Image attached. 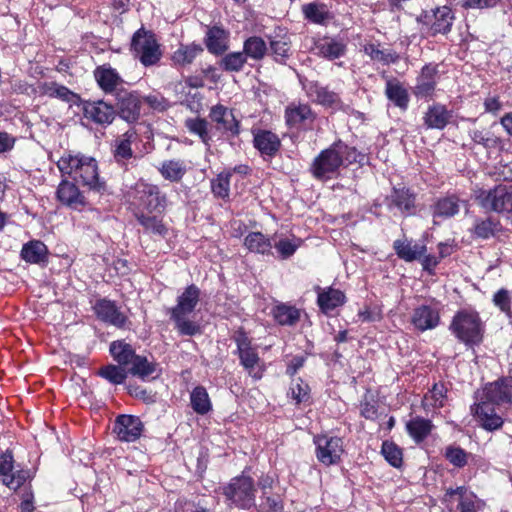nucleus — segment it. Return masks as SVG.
<instances>
[{
    "instance_id": "f257e3e1",
    "label": "nucleus",
    "mask_w": 512,
    "mask_h": 512,
    "mask_svg": "<svg viewBox=\"0 0 512 512\" xmlns=\"http://www.w3.org/2000/svg\"><path fill=\"white\" fill-rule=\"evenodd\" d=\"M57 167L63 175H68L91 191L103 194L107 190L105 181L99 177L98 163L91 156L65 153L57 161Z\"/></svg>"
},
{
    "instance_id": "f03ea898",
    "label": "nucleus",
    "mask_w": 512,
    "mask_h": 512,
    "mask_svg": "<svg viewBox=\"0 0 512 512\" xmlns=\"http://www.w3.org/2000/svg\"><path fill=\"white\" fill-rule=\"evenodd\" d=\"M355 160V149L338 141L321 151L314 159L310 170L316 179L326 181L336 177L344 164H350Z\"/></svg>"
},
{
    "instance_id": "7ed1b4c3",
    "label": "nucleus",
    "mask_w": 512,
    "mask_h": 512,
    "mask_svg": "<svg viewBox=\"0 0 512 512\" xmlns=\"http://www.w3.org/2000/svg\"><path fill=\"white\" fill-rule=\"evenodd\" d=\"M128 205L133 216L143 213L163 212L167 207V196L155 184L137 181L127 193Z\"/></svg>"
},
{
    "instance_id": "20e7f679",
    "label": "nucleus",
    "mask_w": 512,
    "mask_h": 512,
    "mask_svg": "<svg viewBox=\"0 0 512 512\" xmlns=\"http://www.w3.org/2000/svg\"><path fill=\"white\" fill-rule=\"evenodd\" d=\"M257 482L246 473V469L238 476L220 487L221 494L225 497L228 506L249 510L255 506Z\"/></svg>"
},
{
    "instance_id": "39448f33",
    "label": "nucleus",
    "mask_w": 512,
    "mask_h": 512,
    "mask_svg": "<svg viewBox=\"0 0 512 512\" xmlns=\"http://www.w3.org/2000/svg\"><path fill=\"white\" fill-rule=\"evenodd\" d=\"M130 50L134 58L138 59L145 67L156 65L162 57L155 34L143 27L133 34Z\"/></svg>"
},
{
    "instance_id": "423d86ee",
    "label": "nucleus",
    "mask_w": 512,
    "mask_h": 512,
    "mask_svg": "<svg viewBox=\"0 0 512 512\" xmlns=\"http://www.w3.org/2000/svg\"><path fill=\"white\" fill-rule=\"evenodd\" d=\"M475 199L485 210L512 213V186L500 184L489 190L479 189Z\"/></svg>"
},
{
    "instance_id": "0eeeda50",
    "label": "nucleus",
    "mask_w": 512,
    "mask_h": 512,
    "mask_svg": "<svg viewBox=\"0 0 512 512\" xmlns=\"http://www.w3.org/2000/svg\"><path fill=\"white\" fill-rule=\"evenodd\" d=\"M454 19L452 9L444 5L422 11L417 17V22L426 29L428 35L436 36L438 34H448L451 31Z\"/></svg>"
},
{
    "instance_id": "6e6552de",
    "label": "nucleus",
    "mask_w": 512,
    "mask_h": 512,
    "mask_svg": "<svg viewBox=\"0 0 512 512\" xmlns=\"http://www.w3.org/2000/svg\"><path fill=\"white\" fill-rule=\"evenodd\" d=\"M455 502L457 503L456 510L459 512H479L485 506L484 501L478 498L474 492L469 491L466 486L446 489L443 503L452 511Z\"/></svg>"
},
{
    "instance_id": "1a4fd4ad",
    "label": "nucleus",
    "mask_w": 512,
    "mask_h": 512,
    "mask_svg": "<svg viewBox=\"0 0 512 512\" xmlns=\"http://www.w3.org/2000/svg\"><path fill=\"white\" fill-rule=\"evenodd\" d=\"M313 442L316 446V458L320 463L331 466L341 461V456L344 453L342 438L329 436L328 434H317L313 437Z\"/></svg>"
},
{
    "instance_id": "9d476101",
    "label": "nucleus",
    "mask_w": 512,
    "mask_h": 512,
    "mask_svg": "<svg viewBox=\"0 0 512 512\" xmlns=\"http://www.w3.org/2000/svg\"><path fill=\"white\" fill-rule=\"evenodd\" d=\"M277 480L273 475L262 473L257 479L259 488L261 512H283L284 501L280 494L274 492Z\"/></svg>"
},
{
    "instance_id": "9b49d317",
    "label": "nucleus",
    "mask_w": 512,
    "mask_h": 512,
    "mask_svg": "<svg viewBox=\"0 0 512 512\" xmlns=\"http://www.w3.org/2000/svg\"><path fill=\"white\" fill-rule=\"evenodd\" d=\"M284 118L289 129L308 130L312 128L316 115L308 104L291 102L285 108Z\"/></svg>"
},
{
    "instance_id": "f8f14e48",
    "label": "nucleus",
    "mask_w": 512,
    "mask_h": 512,
    "mask_svg": "<svg viewBox=\"0 0 512 512\" xmlns=\"http://www.w3.org/2000/svg\"><path fill=\"white\" fill-rule=\"evenodd\" d=\"M209 118L215 124L216 130L227 137H235L240 132L239 121L235 118L233 111L224 105L212 106Z\"/></svg>"
},
{
    "instance_id": "ddd939ff",
    "label": "nucleus",
    "mask_w": 512,
    "mask_h": 512,
    "mask_svg": "<svg viewBox=\"0 0 512 512\" xmlns=\"http://www.w3.org/2000/svg\"><path fill=\"white\" fill-rule=\"evenodd\" d=\"M144 425L139 417L134 415H118L113 424V433L123 442H134L140 438Z\"/></svg>"
},
{
    "instance_id": "4468645a",
    "label": "nucleus",
    "mask_w": 512,
    "mask_h": 512,
    "mask_svg": "<svg viewBox=\"0 0 512 512\" xmlns=\"http://www.w3.org/2000/svg\"><path fill=\"white\" fill-rule=\"evenodd\" d=\"M493 405V402L482 397L479 403L471 407V411L481 427L488 431L498 430L503 425V419L496 413Z\"/></svg>"
},
{
    "instance_id": "2eb2a0df",
    "label": "nucleus",
    "mask_w": 512,
    "mask_h": 512,
    "mask_svg": "<svg viewBox=\"0 0 512 512\" xmlns=\"http://www.w3.org/2000/svg\"><path fill=\"white\" fill-rule=\"evenodd\" d=\"M386 202L390 210L396 208L403 216H410L415 213L416 194L406 187H394Z\"/></svg>"
},
{
    "instance_id": "dca6fc26",
    "label": "nucleus",
    "mask_w": 512,
    "mask_h": 512,
    "mask_svg": "<svg viewBox=\"0 0 512 512\" xmlns=\"http://www.w3.org/2000/svg\"><path fill=\"white\" fill-rule=\"evenodd\" d=\"M438 74L437 64L428 63L422 67L414 87V94L417 98L432 97L437 85Z\"/></svg>"
},
{
    "instance_id": "f3484780",
    "label": "nucleus",
    "mask_w": 512,
    "mask_h": 512,
    "mask_svg": "<svg viewBox=\"0 0 512 512\" xmlns=\"http://www.w3.org/2000/svg\"><path fill=\"white\" fill-rule=\"evenodd\" d=\"M200 295L201 290L195 284L187 286L178 296L176 306L172 308L173 320H181L191 314L199 303Z\"/></svg>"
},
{
    "instance_id": "a211bd4d",
    "label": "nucleus",
    "mask_w": 512,
    "mask_h": 512,
    "mask_svg": "<svg viewBox=\"0 0 512 512\" xmlns=\"http://www.w3.org/2000/svg\"><path fill=\"white\" fill-rule=\"evenodd\" d=\"M450 330L466 346L479 344L483 338V328L480 322H451Z\"/></svg>"
},
{
    "instance_id": "6ab92c4d",
    "label": "nucleus",
    "mask_w": 512,
    "mask_h": 512,
    "mask_svg": "<svg viewBox=\"0 0 512 512\" xmlns=\"http://www.w3.org/2000/svg\"><path fill=\"white\" fill-rule=\"evenodd\" d=\"M116 96L120 117L129 123L135 122L139 118L141 108V101L138 94L126 90H119Z\"/></svg>"
},
{
    "instance_id": "aec40b11",
    "label": "nucleus",
    "mask_w": 512,
    "mask_h": 512,
    "mask_svg": "<svg viewBox=\"0 0 512 512\" xmlns=\"http://www.w3.org/2000/svg\"><path fill=\"white\" fill-rule=\"evenodd\" d=\"M315 290L317 292V304L320 310L327 316H333L331 313L345 303L346 296L339 289L317 286Z\"/></svg>"
},
{
    "instance_id": "412c9836",
    "label": "nucleus",
    "mask_w": 512,
    "mask_h": 512,
    "mask_svg": "<svg viewBox=\"0 0 512 512\" xmlns=\"http://www.w3.org/2000/svg\"><path fill=\"white\" fill-rule=\"evenodd\" d=\"M83 113L86 119L99 125H109L115 118L114 108L104 101L86 102Z\"/></svg>"
},
{
    "instance_id": "4be33fe9",
    "label": "nucleus",
    "mask_w": 512,
    "mask_h": 512,
    "mask_svg": "<svg viewBox=\"0 0 512 512\" xmlns=\"http://www.w3.org/2000/svg\"><path fill=\"white\" fill-rule=\"evenodd\" d=\"M483 397L497 405H512V380L500 379L484 389Z\"/></svg>"
},
{
    "instance_id": "5701e85b",
    "label": "nucleus",
    "mask_w": 512,
    "mask_h": 512,
    "mask_svg": "<svg viewBox=\"0 0 512 512\" xmlns=\"http://www.w3.org/2000/svg\"><path fill=\"white\" fill-rule=\"evenodd\" d=\"M127 373L147 381L157 378L161 374V368L157 362L137 354L130 363Z\"/></svg>"
},
{
    "instance_id": "b1692460",
    "label": "nucleus",
    "mask_w": 512,
    "mask_h": 512,
    "mask_svg": "<svg viewBox=\"0 0 512 512\" xmlns=\"http://www.w3.org/2000/svg\"><path fill=\"white\" fill-rule=\"evenodd\" d=\"M57 199L65 206L72 209H80L85 205V197L79 188L68 180L60 182L57 191Z\"/></svg>"
},
{
    "instance_id": "393cba45",
    "label": "nucleus",
    "mask_w": 512,
    "mask_h": 512,
    "mask_svg": "<svg viewBox=\"0 0 512 512\" xmlns=\"http://www.w3.org/2000/svg\"><path fill=\"white\" fill-rule=\"evenodd\" d=\"M94 77L105 93L116 92L118 86L123 83V79L117 70L112 68L109 64L98 66L94 71Z\"/></svg>"
},
{
    "instance_id": "a878e982",
    "label": "nucleus",
    "mask_w": 512,
    "mask_h": 512,
    "mask_svg": "<svg viewBox=\"0 0 512 512\" xmlns=\"http://www.w3.org/2000/svg\"><path fill=\"white\" fill-rule=\"evenodd\" d=\"M306 95L314 102L323 106L332 107L339 103V96L327 87L320 85L318 82H308L303 84Z\"/></svg>"
},
{
    "instance_id": "bb28decb",
    "label": "nucleus",
    "mask_w": 512,
    "mask_h": 512,
    "mask_svg": "<svg viewBox=\"0 0 512 512\" xmlns=\"http://www.w3.org/2000/svg\"><path fill=\"white\" fill-rule=\"evenodd\" d=\"M317 54L328 60H335L345 55L347 45L342 39L325 37L315 44Z\"/></svg>"
},
{
    "instance_id": "cd10ccee",
    "label": "nucleus",
    "mask_w": 512,
    "mask_h": 512,
    "mask_svg": "<svg viewBox=\"0 0 512 512\" xmlns=\"http://www.w3.org/2000/svg\"><path fill=\"white\" fill-rule=\"evenodd\" d=\"M393 248L396 255L406 262H412L419 259L427 250L425 245L413 243L412 240H408L406 238L395 240Z\"/></svg>"
},
{
    "instance_id": "c85d7f7f",
    "label": "nucleus",
    "mask_w": 512,
    "mask_h": 512,
    "mask_svg": "<svg viewBox=\"0 0 512 512\" xmlns=\"http://www.w3.org/2000/svg\"><path fill=\"white\" fill-rule=\"evenodd\" d=\"M229 33L218 26L209 28L206 32L205 44L208 51L212 54L219 55L228 49Z\"/></svg>"
},
{
    "instance_id": "c756f323",
    "label": "nucleus",
    "mask_w": 512,
    "mask_h": 512,
    "mask_svg": "<svg viewBox=\"0 0 512 512\" xmlns=\"http://www.w3.org/2000/svg\"><path fill=\"white\" fill-rule=\"evenodd\" d=\"M385 95L401 110L405 111L408 108L410 101L408 90L397 79H388L386 81Z\"/></svg>"
},
{
    "instance_id": "7c9ffc66",
    "label": "nucleus",
    "mask_w": 512,
    "mask_h": 512,
    "mask_svg": "<svg viewBox=\"0 0 512 512\" xmlns=\"http://www.w3.org/2000/svg\"><path fill=\"white\" fill-rule=\"evenodd\" d=\"M447 392L448 388L445 383H435L422 399L423 409L429 411L444 407L448 401Z\"/></svg>"
},
{
    "instance_id": "2f4dec72",
    "label": "nucleus",
    "mask_w": 512,
    "mask_h": 512,
    "mask_svg": "<svg viewBox=\"0 0 512 512\" xmlns=\"http://www.w3.org/2000/svg\"><path fill=\"white\" fill-rule=\"evenodd\" d=\"M254 146L262 155L273 156L280 148L279 137L271 132L262 130L254 135Z\"/></svg>"
},
{
    "instance_id": "473e14b6",
    "label": "nucleus",
    "mask_w": 512,
    "mask_h": 512,
    "mask_svg": "<svg viewBox=\"0 0 512 512\" xmlns=\"http://www.w3.org/2000/svg\"><path fill=\"white\" fill-rule=\"evenodd\" d=\"M451 118L444 105L435 104L428 108L424 116V124L430 129H444Z\"/></svg>"
},
{
    "instance_id": "72a5a7b5",
    "label": "nucleus",
    "mask_w": 512,
    "mask_h": 512,
    "mask_svg": "<svg viewBox=\"0 0 512 512\" xmlns=\"http://www.w3.org/2000/svg\"><path fill=\"white\" fill-rule=\"evenodd\" d=\"M434 425L431 420L416 416L406 423V430L415 443L423 442L432 432Z\"/></svg>"
},
{
    "instance_id": "f704fd0d",
    "label": "nucleus",
    "mask_w": 512,
    "mask_h": 512,
    "mask_svg": "<svg viewBox=\"0 0 512 512\" xmlns=\"http://www.w3.org/2000/svg\"><path fill=\"white\" fill-rule=\"evenodd\" d=\"M48 249L39 240H32L24 244L21 249V258L30 264H40L47 261Z\"/></svg>"
},
{
    "instance_id": "c9c22d12",
    "label": "nucleus",
    "mask_w": 512,
    "mask_h": 512,
    "mask_svg": "<svg viewBox=\"0 0 512 512\" xmlns=\"http://www.w3.org/2000/svg\"><path fill=\"white\" fill-rule=\"evenodd\" d=\"M203 52V48L199 44H181L171 56V60L175 66L184 67L193 63L195 58Z\"/></svg>"
},
{
    "instance_id": "e433bc0d",
    "label": "nucleus",
    "mask_w": 512,
    "mask_h": 512,
    "mask_svg": "<svg viewBox=\"0 0 512 512\" xmlns=\"http://www.w3.org/2000/svg\"><path fill=\"white\" fill-rule=\"evenodd\" d=\"M459 199L456 196L439 198L433 205V219L450 218L459 212Z\"/></svg>"
},
{
    "instance_id": "4c0bfd02",
    "label": "nucleus",
    "mask_w": 512,
    "mask_h": 512,
    "mask_svg": "<svg viewBox=\"0 0 512 512\" xmlns=\"http://www.w3.org/2000/svg\"><path fill=\"white\" fill-rule=\"evenodd\" d=\"M134 217L146 232L160 237H165L168 234V227L161 217L152 215V213H143Z\"/></svg>"
},
{
    "instance_id": "58836bf2",
    "label": "nucleus",
    "mask_w": 512,
    "mask_h": 512,
    "mask_svg": "<svg viewBox=\"0 0 512 512\" xmlns=\"http://www.w3.org/2000/svg\"><path fill=\"white\" fill-rule=\"evenodd\" d=\"M190 405L198 415H206L212 410V402L204 386L198 385L191 391Z\"/></svg>"
},
{
    "instance_id": "ea45409f",
    "label": "nucleus",
    "mask_w": 512,
    "mask_h": 512,
    "mask_svg": "<svg viewBox=\"0 0 512 512\" xmlns=\"http://www.w3.org/2000/svg\"><path fill=\"white\" fill-rule=\"evenodd\" d=\"M363 52L372 61L389 65L398 62L399 55L393 50L381 49L380 44L366 43L363 45Z\"/></svg>"
},
{
    "instance_id": "a19ab883",
    "label": "nucleus",
    "mask_w": 512,
    "mask_h": 512,
    "mask_svg": "<svg viewBox=\"0 0 512 512\" xmlns=\"http://www.w3.org/2000/svg\"><path fill=\"white\" fill-rule=\"evenodd\" d=\"M159 172L165 180L179 182L186 174L187 167L182 160H166L161 164Z\"/></svg>"
},
{
    "instance_id": "79ce46f5",
    "label": "nucleus",
    "mask_w": 512,
    "mask_h": 512,
    "mask_svg": "<svg viewBox=\"0 0 512 512\" xmlns=\"http://www.w3.org/2000/svg\"><path fill=\"white\" fill-rule=\"evenodd\" d=\"M110 353L114 360L123 367L129 366L137 355L130 344L120 340L110 344Z\"/></svg>"
},
{
    "instance_id": "37998d69",
    "label": "nucleus",
    "mask_w": 512,
    "mask_h": 512,
    "mask_svg": "<svg viewBox=\"0 0 512 512\" xmlns=\"http://www.w3.org/2000/svg\"><path fill=\"white\" fill-rule=\"evenodd\" d=\"M137 139V133L134 129L127 130L115 141L114 156L119 160L130 159L133 155L131 145Z\"/></svg>"
},
{
    "instance_id": "c03bdc74",
    "label": "nucleus",
    "mask_w": 512,
    "mask_h": 512,
    "mask_svg": "<svg viewBox=\"0 0 512 512\" xmlns=\"http://www.w3.org/2000/svg\"><path fill=\"white\" fill-rule=\"evenodd\" d=\"M501 230V224L499 220L493 217H487L486 219H476L472 234L481 239H488L493 237L496 233Z\"/></svg>"
},
{
    "instance_id": "a18cd8bd",
    "label": "nucleus",
    "mask_w": 512,
    "mask_h": 512,
    "mask_svg": "<svg viewBox=\"0 0 512 512\" xmlns=\"http://www.w3.org/2000/svg\"><path fill=\"white\" fill-rule=\"evenodd\" d=\"M305 18L315 24L323 25L332 19V14L325 4L309 3L303 6Z\"/></svg>"
},
{
    "instance_id": "49530a36",
    "label": "nucleus",
    "mask_w": 512,
    "mask_h": 512,
    "mask_svg": "<svg viewBox=\"0 0 512 512\" xmlns=\"http://www.w3.org/2000/svg\"><path fill=\"white\" fill-rule=\"evenodd\" d=\"M244 245L250 252L268 254L272 248L271 240L261 232H251L244 239Z\"/></svg>"
},
{
    "instance_id": "de8ad7c7",
    "label": "nucleus",
    "mask_w": 512,
    "mask_h": 512,
    "mask_svg": "<svg viewBox=\"0 0 512 512\" xmlns=\"http://www.w3.org/2000/svg\"><path fill=\"white\" fill-rule=\"evenodd\" d=\"M40 92L43 95L58 98L65 102H73L76 94L69 90L67 87L60 85L56 82H45L40 86Z\"/></svg>"
},
{
    "instance_id": "09e8293b",
    "label": "nucleus",
    "mask_w": 512,
    "mask_h": 512,
    "mask_svg": "<svg viewBox=\"0 0 512 512\" xmlns=\"http://www.w3.org/2000/svg\"><path fill=\"white\" fill-rule=\"evenodd\" d=\"M443 456L451 465L459 469L464 468L472 458L471 453L455 444L448 445Z\"/></svg>"
},
{
    "instance_id": "8fccbe9b",
    "label": "nucleus",
    "mask_w": 512,
    "mask_h": 512,
    "mask_svg": "<svg viewBox=\"0 0 512 512\" xmlns=\"http://www.w3.org/2000/svg\"><path fill=\"white\" fill-rule=\"evenodd\" d=\"M243 52L246 58L261 60L267 52L266 42L261 37L251 36L244 42Z\"/></svg>"
},
{
    "instance_id": "3c124183",
    "label": "nucleus",
    "mask_w": 512,
    "mask_h": 512,
    "mask_svg": "<svg viewBox=\"0 0 512 512\" xmlns=\"http://www.w3.org/2000/svg\"><path fill=\"white\" fill-rule=\"evenodd\" d=\"M94 311L99 320H120L118 306L109 299H99L94 305Z\"/></svg>"
},
{
    "instance_id": "603ef678",
    "label": "nucleus",
    "mask_w": 512,
    "mask_h": 512,
    "mask_svg": "<svg viewBox=\"0 0 512 512\" xmlns=\"http://www.w3.org/2000/svg\"><path fill=\"white\" fill-rule=\"evenodd\" d=\"M207 120L199 117L188 118L185 120V127L194 135H197L205 145H209L211 136L208 130Z\"/></svg>"
},
{
    "instance_id": "864d4df0",
    "label": "nucleus",
    "mask_w": 512,
    "mask_h": 512,
    "mask_svg": "<svg viewBox=\"0 0 512 512\" xmlns=\"http://www.w3.org/2000/svg\"><path fill=\"white\" fill-rule=\"evenodd\" d=\"M232 172L224 171L219 173L216 178L211 181V190L215 197L227 199L230 195V179Z\"/></svg>"
},
{
    "instance_id": "5fc2aeb1",
    "label": "nucleus",
    "mask_w": 512,
    "mask_h": 512,
    "mask_svg": "<svg viewBox=\"0 0 512 512\" xmlns=\"http://www.w3.org/2000/svg\"><path fill=\"white\" fill-rule=\"evenodd\" d=\"M122 367L120 365L108 364L99 368L97 375L106 379L111 384L119 385L124 383L127 378V371Z\"/></svg>"
},
{
    "instance_id": "6e6d98bb",
    "label": "nucleus",
    "mask_w": 512,
    "mask_h": 512,
    "mask_svg": "<svg viewBox=\"0 0 512 512\" xmlns=\"http://www.w3.org/2000/svg\"><path fill=\"white\" fill-rule=\"evenodd\" d=\"M303 244L301 238L293 236L292 238H281L274 243L281 259H288L294 255L297 249Z\"/></svg>"
},
{
    "instance_id": "4d7b16f0",
    "label": "nucleus",
    "mask_w": 512,
    "mask_h": 512,
    "mask_svg": "<svg viewBox=\"0 0 512 512\" xmlns=\"http://www.w3.org/2000/svg\"><path fill=\"white\" fill-rule=\"evenodd\" d=\"M381 453L390 465L395 468L401 467L403 463V452L394 442L384 441L382 443Z\"/></svg>"
},
{
    "instance_id": "13d9d810",
    "label": "nucleus",
    "mask_w": 512,
    "mask_h": 512,
    "mask_svg": "<svg viewBox=\"0 0 512 512\" xmlns=\"http://www.w3.org/2000/svg\"><path fill=\"white\" fill-rule=\"evenodd\" d=\"M246 61H247V58H246L244 52H231V53L226 54L221 59L220 66L225 71L238 72L243 68Z\"/></svg>"
},
{
    "instance_id": "bf43d9fd",
    "label": "nucleus",
    "mask_w": 512,
    "mask_h": 512,
    "mask_svg": "<svg viewBox=\"0 0 512 512\" xmlns=\"http://www.w3.org/2000/svg\"><path fill=\"white\" fill-rule=\"evenodd\" d=\"M275 320H299L301 318V310L287 304H279L273 309Z\"/></svg>"
},
{
    "instance_id": "052dcab7",
    "label": "nucleus",
    "mask_w": 512,
    "mask_h": 512,
    "mask_svg": "<svg viewBox=\"0 0 512 512\" xmlns=\"http://www.w3.org/2000/svg\"><path fill=\"white\" fill-rule=\"evenodd\" d=\"M30 470L20 469L13 472L9 478H3L2 483L10 489L17 490L31 479Z\"/></svg>"
},
{
    "instance_id": "680f3d73",
    "label": "nucleus",
    "mask_w": 512,
    "mask_h": 512,
    "mask_svg": "<svg viewBox=\"0 0 512 512\" xmlns=\"http://www.w3.org/2000/svg\"><path fill=\"white\" fill-rule=\"evenodd\" d=\"M238 355L241 364L248 371V373L252 375L255 366L260 360L256 350L252 347H247L246 349L239 350Z\"/></svg>"
},
{
    "instance_id": "e2e57ef3",
    "label": "nucleus",
    "mask_w": 512,
    "mask_h": 512,
    "mask_svg": "<svg viewBox=\"0 0 512 512\" xmlns=\"http://www.w3.org/2000/svg\"><path fill=\"white\" fill-rule=\"evenodd\" d=\"M493 303L508 317L511 316V296L507 289L501 288L493 295Z\"/></svg>"
},
{
    "instance_id": "0e129e2a",
    "label": "nucleus",
    "mask_w": 512,
    "mask_h": 512,
    "mask_svg": "<svg viewBox=\"0 0 512 512\" xmlns=\"http://www.w3.org/2000/svg\"><path fill=\"white\" fill-rule=\"evenodd\" d=\"M270 47L277 61H283L289 55L290 44L285 37L271 40Z\"/></svg>"
},
{
    "instance_id": "69168bd1",
    "label": "nucleus",
    "mask_w": 512,
    "mask_h": 512,
    "mask_svg": "<svg viewBox=\"0 0 512 512\" xmlns=\"http://www.w3.org/2000/svg\"><path fill=\"white\" fill-rule=\"evenodd\" d=\"M291 397L297 402H305L309 398V386L301 378H298L290 388Z\"/></svg>"
},
{
    "instance_id": "338daca9",
    "label": "nucleus",
    "mask_w": 512,
    "mask_h": 512,
    "mask_svg": "<svg viewBox=\"0 0 512 512\" xmlns=\"http://www.w3.org/2000/svg\"><path fill=\"white\" fill-rule=\"evenodd\" d=\"M14 469V457L11 450H6L0 454V477L9 478Z\"/></svg>"
},
{
    "instance_id": "774afa93",
    "label": "nucleus",
    "mask_w": 512,
    "mask_h": 512,
    "mask_svg": "<svg viewBox=\"0 0 512 512\" xmlns=\"http://www.w3.org/2000/svg\"><path fill=\"white\" fill-rule=\"evenodd\" d=\"M413 320H439V315L435 308L422 305L416 309L415 318Z\"/></svg>"
}]
</instances>
